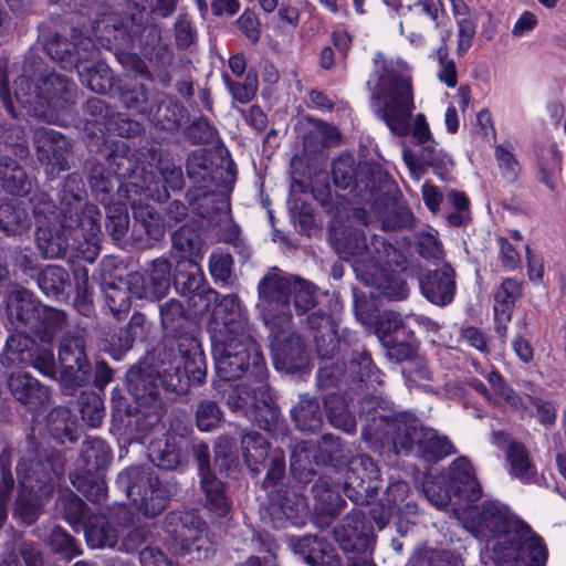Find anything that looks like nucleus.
<instances>
[{
  "instance_id": "nucleus-1",
  "label": "nucleus",
  "mask_w": 566,
  "mask_h": 566,
  "mask_svg": "<svg viewBox=\"0 0 566 566\" xmlns=\"http://www.w3.org/2000/svg\"><path fill=\"white\" fill-rule=\"evenodd\" d=\"M374 64L367 87L375 116L398 137L411 134L419 145L433 143L426 116L418 113L412 117L416 105L410 77L394 70L381 52L375 54Z\"/></svg>"
},
{
  "instance_id": "nucleus-2",
  "label": "nucleus",
  "mask_w": 566,
  "mask_h": 566,
  "mask_svg": "<svg viewBox=\"0 0 566 566\" xmlns=\"http://www.w3.org/2000/svg\"><path fill=\"white\" fill-rule=\"evenodd\" d=\"M364 439L376 446L392 447L400 451H410L415 446L421 458L437 462L455 453V448L444 436L434 429L422 427L419 420L408 412L386 417L378 411L361 432Z\"/></svg>"
},
{
  "instance_id": "nucleus-3",
  "label": "nucleus",
  "mask_w": 566,
  "mask_h": 566,
  "mask_svg": "<svg viewBox=\"0 0 566 566\" xmlns=\"http://www.w3.org/2000/svg\"><path fill=\"white\" fill-rule=\"evenodd\" d=\"M187 175L198 187L187 192L192 210L217 228L223 241H232L239 230L234 224L230 207L223 199L210 192V186L224 187L234 181V174L224 166L214 165L211 155L203 150L193 151L187 160Z\"/></svg>"
},
{
  "instance_id": "nucleus-4",
  "label": "nucleus",
  "mask_w": 566,
  "mask_h": 566,
  "mask_svg": "<svg viewBox=\"0 0 566 566\" xmlns=\"http://www.w3.org/2000/svg\"><path fill=\"white\" fill-rule=\"evenodd\" d=\"M212 354L217 374L223 380H235L245 373L255 384L268 379L263 356L249 332L216 338Z\"/></svg>"
},
{
  "instance_id": "nucleus-5",
  "label": "nucleus",
  "mask_w": 566,
  "mask_h": 566,
  "mask_svg": "<svg viewBox=\"0 0 566 566\" xmlns=\"http://www.w3.org/2000/svg\"><path fill=\"white\" fill-rule=\"evenodd\" d=\"M62 201L65 208L63 227L71 231L75 249L88 261L98 254V233L101 212L93 203L82 205V186L76 176L66 178L63 186Z\"/></svg>"
},
{
  "instance_id": "nucleus-6",
  "label": "nucleus",
  "mask_w": 566,
  "mask_h": 566,
  "mask_svg": "<svg viewBox=\"0 0 566 566\" xmlns=\"http://www.w3.org/2000/svg\"><path fill=\"white\" fill-rule=\"evenodd\" d=\"M497 566H544L548 551L544 539L524 521L511 522L493 545Z\"/></svg>"
},
{
  "instance_id": "nucleus-7",
  "label": "nucleus",
  "mask_w": 566,
  "mask_h": 566,
  "mask_svg": "<svg viewBox=\"0 0 566 566\" xmlns=\"http://www.w3.org/2000/svg\"><path fill=\"white\" fill-rule=\"evenodd\" d=\"M334 247L343 259L353 262L358 277L377 262L397 266H402L405 263V255L396 247L378 235H374L367 243L360 230L343 232L340 237L335 238Z\"/></svg>"
},
{
  "instance_id": "nucleus-8",
  "label": "nucleus",
  "mask_w": 566,
  "mask_h": 566,
  "mask_svg": "<svg viewBox=\"0 0 566 566\" xmlns=\"http://www.w3.org/2000/svg\"><path fill=\"white\" fill-rule=\"evenodd\" d=\"M294 275L271 268L258 284L256 307L264 324L274 332L292 321L291 290Z\"/></svg>"
},
{
  "instance_id": "nucleus-9",
  "label": "nucleus",
  "mask_w": 566,
  "mask_h": 566,
  "mask_svg": "<svg viewBox=\"0 0 566 566\" xmlns=\"http://www.w3.org/2000/svg\"><path fill=\"white\" fill-rule=\"evenodd\" d=\"M156 369L133 367L126 374L127 390L136 402V430L146 433L156 428L165 413Z\"/></svg>"
},
{
  "instance_id": "nucleus-10",
  "label": "nucleus",
  "mask_w": 566,
  "mask_h": 566,
  "mask_svg": "<svg viewBox=\"0 0 566 566\" xmlns=\"http://www.w3.org/2000/svg\"><path fill=\"white\" fill-rule=\"evenodd\" d=\"M117 484L135 507L148 517L160 514L170 499V488L142 467H132L119 473Z\"/></svg>"
},
{
  "instance_id": "nucleus-11",
  "label": "nucleus",
  "mask_w": 566,
  "mask_h": 566,
  "mask_svg": "<svg viewBox=\"0 0 566 566\" xmlns=\"http://www.w3.org/2000/svg\"><path fill=\"white\" fill-rule=\"evenodd\" d=\"M6 354L2 365L14 364L32 366L44 376L53 378L56 373V364L53 352L45 345H39L24 333L12 334L6 345Z\"/></svg>"
},
{
  "instance_id": "nucleus-12",
  "label": "nucleus",
  "mask_w": 566,
  "mask_h": 566,
  "mask_svg": "<svg viewBox=\"0 0 566 566\" xmlns=\"http://www.w3.org/2000/svg\"><path fill=\"white\" fill-rule=\"evenodd\" d=\"M307 325L321 334L315 335L316 349L319 357L326 359L319 367L318 381L324 387L334 386L343 377L344 370L328 361L337 348L332 318L323 311H315L307 316Z\"/></svg>"
},
{
  "instance_id": "nucleus-13",
  "label": "nucleus",
  "mask_w": 566,
  "mask_h": 566,
  "mask_svg": "<svg viewBox=\"0 0 566 566\" xmlns=\"http://www.w3.org/2000/svg\"><path fill=\"white\" fill-rule=\"evenodd\" d=\"M32 139L36 158L48 176L54 178L70 169L69 157L72 145L62 133L48 127H38L33 132Z\"/></svg>"
},
{
  "instance_id": "nucleus-14",
  "label": "nucleus",
  "mask_w": 566,
  "mask_h": 566,
  "mask_svg": "<svg viewBox=\"0 0 566 566\" xmlns=\"http://www.w3.org/2000/svg\"><path fill=\"white\" fill-rule=\"evenodd\" d=\"M380 488L379 470L371 458L359 455L349 462L343 490L356 505L369 504Z\"/></svg>"
},
{
  "instance_id": "nucleus-15",
  "label": "nucleus",
  "mask_w": 566,
  "mask_h": 566,
  "mask_svg": "<svg viewBox=\"0 0 566 566\" xmlns=\"http://www.w3.org/2000/svg\"><path fill=\"white\" fill-rule=\"evenodd\" d=\"M85 339L80 333H66L59 345L57 361L61 377L71 386H83L90 378L91 364L85 352Z\"/></svg>"
},
{
  "instance_id": "nucleus-16",
  "label": "nucleus",
  "mask_w": 566,
  "mask_h": 566,
  "mask_svg": "<svg viewBox=\"0 0 566 566\" xmlns=\"http://www.w3.org/2000/svg\"><path fill=\"white\" fill-rule=\"evenodd\" d=\"M42 105L46 108L45 120H54L60 114L69 112L75 104L76 87L65 76L53 72L43 74L38 81Z\"/></svg>"
},
{
  "instance_id": "nucleus-17",
  "label": "nucleus",
  "mask_w": 566,
  "mask_h": 566,
  "mask_svg": "<svg viewBox=\"0 0 566 566\" xmlns=\"http://www.w3.org/2000/svg\"><path fill=\"white\" fill-rule=\"evenodd\" d=\"M274 334L271 347L276 369L286 373H300L308 366V353L303 339L295 333L281 331Z\"/></svg>"
},
{
  "instance_id": "nucleus-18",
  "label": "nucleus",
  "mask_w": 566,
  "mask_h": 566,
  "mask_svg": "<svg viewBox=\"0 0 566 566\" xmlns=\"http://www.w3.org/2000/svg\"><path fill=\"white\" fill-rule=\"evenodd\" d=\"M407 260L402 266L396 264H385L377 262L371 264L359 279L367 285H373L379 291V294L389 300H403L409 293V289L401 277L400 273L406 269Z\"/></svg>"
},
{
  "instance_id": "nucleus-19",
  "label": "nucleus",
  "mask_w": 566,
  "mask_h": 566,
  "mask_svg": "<svg viewBox=\"0 0 566 566\" xmlns=\"http://www.w3.org/2000/svg\"><path fill=\"white\" fill-rule=\"evenodd\" d=\"M493 440L505 454L509 473L524 483L532 482L537 469L526 447L522 442L509 439L504 432H494Z\"/></svg>"
},
{
  "instance_id": "nucleus-20",
  "label": "nucleus",
  "mask_w": 566,
  "mask_h": 566,
  "mask_svg": "<svg viewBox=\"0 0 566 566\" xmlns=\"http://www.w3.org/2000/svg\"><path fill=\"white\" fill-rule=\"evenodd\" d=\"M205 275L200 265L192 259L182 256L177 261L174 284L182 295H197L208 303L218 301V293L203 287Z\"/></svg>"
},
{
  "instance_id": "nucleus-21",
  "label": "nucleus",
  "mask_w": 566,
  "mask_h": 566,
  "mask_svg": "<svg viewBox=\"0 0 566 566\" xmlns=\"http://www.w3.org/2000/svg\"><path fill=\"white\" fill-rule=\"evenodd\" d=\"M171 266L166 259H156L151 263V269L145 275H134L132 277V292L139 298L160 300L170 287Z\"/></svg>"
},
{
  "instance_id": "nucleus-22",
  "label": "nucleus",
  "mask_w": 566,
  "mask_h": 566,
  "mask_svg": "<svg viewBox=\"0 0 566 566\" xmlns=\"http://www.w3.org/2000/svg\"><path fill=\"white\" fill-rule=\"evenodd\" d=\"M334 537L344 552L367 551L370 542V526L359 510H353L334 527Z\"/></svg>"
},
{
  "instance_id": "nucleus-23",
  "label": "nucleus",
  "mask_w": 566,
  "mask_h": 566,
  "mask_svg": "<svg viewBox=\"0 0 566 566\" xmlns=\"http://www.w3.org/2000/svg\"><path fill=\"white\" fill-rule=\"evenodd\" d=\"M211 316L217 326L223 327V331L219 328L220 337L249 332L248 318L242 313L239 297L235 294L223 296L212 310Z\"/></svg>"
},
{
  "instance_id": "nucleus-24",
  "label": "nucleus",
  "mask_w": 566,
  "mask_h": 566,
  "mask_svg": "<svg viewBox=\"0 0 566 566\" xmlns=\"http://www.w3.org/2000/svg\"><path fill=\"white\" fill-rule=\"evenodd\" d=\"M245 416L263 430L270 431L276 427L280 409L269 391L266 380L255 384L253 401L249 410H245Z\"/></svg>"
},
{
  "instance_id": "nucleus-25",
  "label": "nucleus",
  "mask_w": 566,
  "mask_h": 566,
  "mask_svg": "<svg viewBox=\"0 0 566 566\" xmlns=\"http://www.w3.org/2000/svg\"><path fill=\"white\" fill-rule=\"evenodd\" d=\"M420 287L428 301L432 304L444 306L454 296V272L449 265L434 270L420 280Z\"/></svg>"
},
{
  "instance_id": "nucleus-26",
  "label": "nucleus",
  "mask_w": 566,
  "mask_h": 566,
  "mask_svg": "<svg viewBox=\"0 0 566 566\" xmlns=\"http://www.w3.org/2000/svg\"><path fill=\"white\" fill-rule=\"evenodd\" d=\"M187 440L176 433H168L163 439L150 442L148 455L151 462L163 470H175L184 460Z\"/></svg>"
},
{
  "instance_id": "nucleus-27",
  "label": "nucleus",
  "mask_w": 566,
  "mask_h": 566,
  "mask_svg": "<svg viewBox=\"0 0 566 566\" xmlns=\"http://www.w3.org/2000/svg\"><path fill=\"white\" fill-rule=\"evenodd\" d=\"M182 113V105L174 96L165 93H155L146 118L155 126L172 132L179 127Z\"/></svg>"
},
{
  "instance_id": "nucleus-28",
  "label": "nucleus",
  "mask_w": 566,
  "mask_h": 566,
  "mask_svg": "<svg viewBox=\"0 0 566 566\" xmlns=\"http://www.w3.org/2000/svg\"><path fill=\"white\" fill-rule=\"evenodd\" d=\"M294 552L311 566H340L334 548L317 536H303L294 544Z\"/></svg>"
},
{
  "instance_id": "nucleus-29",
  "label": "nucleus",
  "mask_w": 566,
  "mask_h": 566,
  "mask_svg": "<svg viewBox=\"0 0 566 566\" xmlns=\"http://www.w3.org/2000/svg\"><path fill=\"white\" fill-rule=\"evenodd\" d=\"M191 526L182 523L178 531L180 553L191 558H207L211 551V542L201 521H190Z\"/></svg>"
},
{
  "instance_id": "nucleus-30",
  "label": "nucleus",
  "mask_w": 566,
  "mask_h": 566,
  "mask_svg": "<svg viewBox=\"0 0 566 566\" xmlns=\"http://www.w3.org/2000/svg\"><path fill=\"white\" fill-rule=\"evenodd\" d=\"M0 186L8 193L24 196L32 189V179L17 160L2 156L0 157Z\"/></svg>"
},
{
  "instance_id": "nucleus-31",
  "label": "nucleus",
  "mask_w": 566,
  "mask_h": 566,
  "mask_svg": "<svg viewBox=\"0 0 566 566\" xmlns=\"http://www.w3.org/2000/svg\"><path fill=\"white\" fill-rule=\"evenodd\" d=\"M86 543L91 548H115L118 545L119 530L104 515H94L84 526Z\"/></svg>"
},
{
  "instance_id": "nucleus-32",
  "label": "nucleus",
  "mask_w": 566,
  "mask_h": 566,
  "mask_svg": "<svg viewBox=\"0 0 566 566\" xmlns=\"http://www.w3.org/2000/svg\"><path fill=\"white\" fill-rule=\"evenodd\" d=\"M449 476L461 496L468 501H475L480 497L481 486L468 459L461 457L454 460L449 468Z\"/></svg>"
},
{
  "instance_id": "nucleus-33",
  "label": "nucleus",
  "mask_w": 566,
  "mask_h": 566,
  "mask_svg": "<svg viewBox=\"0 0 566 566\" xmlns=\"http://www.w3.org/2000/svg\"><path fill=\"white\" fill-rule=\"evenodd\" d=\"M8 386L11 394L25 405L36 406L48 398L46 388L27 373L11 374Z\"/></svg>"
},
{
  "instance_id": "nucleus-34",
  "label": "nucleus",
  "mask_w": 566,
  "mask_h": 566,
  "mask_svg": "<svg viewBox=\"0 0 566 566\" xmlns=\"http://www.w3.org/2000/svg\"><path fill=\"white\" fill-rule=\"evenodd\" d=\"M182 359V371L189 382H201L206 377V359L200 344L195 338H182L178 345Z\"/></svg>"
},
{
  "instance_id": "nucleus-35",
  "label": "nucleus",
  "mask_w": 566,
  "mask_h": 566,
  "mask_svg": "<svg viewBox=\"0 0 566 566\" xmlns=\"http://www.w3.org/2000/svg\"><path fill=\"white\" fill-rule=\"evenodd\" d=\"M38 306L28 290H15L11 292L7 300V314L10 322L17 328L28 326L35 317Z\"/></svg>"
},
{
  "instance_id": "nucleus-36",
  "label": "nucleus",
  "mask_w": 566,
  "mask_h": 566,
  "mask_svg": "<svg viewBox=\"0 0 566 566\" xmlns=\"http://www.w3.org/2000/svg\"><path fill=\"white\" fill-rule=\"evenodd\" d=\"M112 459L108 446L98 438H88L83 442L82 453L77 467L85 474H92L105 469Z\"/></svg>"
},
{
  "instance_id": "nucleus-37",
  "label": "nucleus",
  "mask_w": 566,
  "mask_h": 566,
  "mask_svg": "<svg viewBox=\"0 0 566 566\" xmlns=\"http://www.w3.org/2000/svg\"><path fill=\"white\" fill-rule=\"evenodd\" d=\"M241 447L245 464L254 475L259 474L270 458V443L259 432L251 431L242 437Z\"/></svg>"
},
{
  "instance_id": "nucleus-38",
  "label": "nucleus",
  "mask_w": 566,
  "mask_h": 566,
  "mask_svg": "<svg viewBox=\"0 0 566 566\" xmlns=\"http://www.w3.org/2000/svg\"><path fill=\"white\" fill-rule=\"evenodd\" d=\"M522 283L507 277L494 293V317L499 321L510 322L516 301L522 295Z\"/></svg>"
},
{
  "instance_id": "nucleus-39",
  "label": "nucleus",
  "mask_w": 566,
  "mask_h": 566,
  "mask_svg": "<svg viewBox=\"0 0 566 566\" xmlns=\"http://www.w3.org/2000/svg\"><path fill=\"white\" fill-rule=\"evenodd\" d=\"M13 94L17 104L29 114L39 118L48 117L46 108L42 105V95L39 94L38 83L33 85L29 77L19 76L13 82Z\"/></svg>"
},
{
  "instance_id": "nucleus-40",
  "label": "nucleus",
  "mask_w": 566,
  "mask_h": 566,
  "mask_svg": "<svg viewBox=\"0 0 566 566\" xmlns=\"http://www.w3.org/2000/svg\"><path fill=\"white\" fill-rule=\"evenodd\" d=\"M0 566H43V557L35 543L23 541L15 548H6Z\"/></svg>"
},
{
  "instance_id": "nucleus-41",
  "label": "nucleus",
  "mask_w": 566,
  "mask_h": 566,
  "mask_svg": "<svg viewBox=\"0 0 566 566\" xmlns=\"http://www.w3.org/2000/svg\"><path fill=\"white\" fill-rule=\"evenodd\" d=\"M76 70L81 83L92 92L104 94L113 86L112 71L105 63H85Z\"/></svg>"
},
{
  "instance_id": "nucleus-42",
  "label": "nucleus",
  "mask_w": 566,
  "mask_h": 566,
  "mask_svg": "<svg viewBox=\"0 0 566 566\" xmlns=\"http://www.w3.org/2000/svg\"><path fill=\"white\" fill-rule=\"evenodd\" d=\"M200 485L206 494L207 507L218 516H226L230 510V502L224 492L223 483L213 473L200 478Z\"/></svg>"
},
{
  "instance_id": "nucleus-43",
  "label": "nucleus",
  "mask_w": 566,
  "mask_h": 566,
  "mask_svg": "<svg viewBox=\"0 0 566 566\" xmlns=\"http://www.w3.org/2000/svg\"><path fill=\"white\" fill-rule=\"evenodd\" d=\"M511 522H522V520L516 516H509L497 503L484 502L481 504L479 524L491 532L497 533V537L506 534Z\"/></svg>"
},
{
  "instance_id": "nucleus-44",
  "label": "nucleus",
  "mask_w": 566,
  "mask_h": 566,
  "mask_svg": "<svg viewBox=\"0 0 566 566\" xmlns=\"http://www.w3.org/2000/svg\"><path fill=\"white\" fill-rule=\"evenodd\" d=\"M539 180L549 189L555 188V176L560 171V155L557 148L552 146L536 145Z\"/></svg>"
},
{
  "instance_id": "nucleus-45",
  "label": "nucleus",
  "mask_w": 566,
  "mask_h": 566,
  "mask_svg": "<svg viewBox=\"0 0 566 566\" xmlns=\"http://www.w3.org/2000/svg\"><path fill=\"white\" fill-rule=\"evenodd\" d=\"M36 244L43 256L54 259L65 255L70 241L65 233L53 231L50 227L39 226Z\"/></svg>"
},
{
  "instance_id": "nucleus-46",
  "label": "nucleus",
  "mask_w": 566,
  "mask_h": 566,
  "mask_svg": "<svg viewBox=\"0 0 566 566\" xmlns=\"http://www.w3.org/2000/svg\"><path fill=\"white\" fill-rule=\"evenodd\" d=\"M325 410L329 422L345 432H354L356 420L349 412L344 398L336 394H329L324 399Z\"/></svg>"
},
{
  "instance_id": "nucleus-47",
  "label": "nucleus",
  "mask_w": 566,
  "mask_h": 566,
  "mask_svg": "<svg viewBox=\"0 0 566 566\" xmlns=\"http://www.w3.org/2000/svg\"><path fill=\"white\" fill-rule=\"evenodd\" d=\"M494 157L502 179L509 184L516 182L521 176L522 166L515 156L513 145L509 142L496 145Z\"/></svg>"
},
{
  "instance_id": "nucleus-48",
  "label": "nucleus",
  "mask_w": 566,
  "mask_h": 566,
  "mask_svg": "<svg viewBox=\"0 0 566 566\" xmlns=\"http://www.w3.org/2000/svg\"><path fill=\"white\" fill-rule=\"evenodd\" d=\"M69 284L67 271L59 265H48L38 275V285L48 296L59 297Z\"/></svg>"
},
{
  "instance_id": "nucleus-49",
  "label": "nucleus",
  "mask_w": 566,
  "mask_h": 566,
  "mask_svg": "<svg viewBox=\"0 0 566 566\" xmlns=\"http://www.w3.org/2000/svg\"><path fill=\"white\" fill-rule=\"evenodd\" d=\"M134 219L142 224L149 238L159 240L165 234V226L157 211L142 201L130 203Z\"/></svg>"
},
{
  "instance_id": "nucleus-50",
  "label": "nucleus",
  "mask_w": 566,
  "mask_h": 566,
  "mask_svg": "<svg viewBox=\"0 0 566 566\" xmlns=\"http://www.w3.org/2000/svg\"><path fill=\"white\" fill-rule=\"evenodd\" d=\"M30 218L24 209L15 207L11 202L0 205V230L8 235H15L28 230Z\"/></svg>"
},
{
  "instance_id": "nucleus-51",
  "label": "nucleus",
  "mask_w": 566,
  "mask_h": 566,
  "mask_svg": "<svg viewBox=\"0 0 566 566\" xmlns=\"http://www.w3.org/2000/svg\"><path fill=\"white\" fill-rule=\"evenodd\" d=\"M291 296H293V305L297 315H304L317 304L316 286L297 275H294Z\"/></svg>"
},
{
  "instance_id": "nucleus-52",
  "label": "nucleus",
  "mask_w": 566,
  "mask_h": 566,
  "mask_svg": "<svg viewBox=\"0 0 566 566\" xmlns=\"http://www.w3.org/2000/svg\"><path fill=\"white\" fill-rule=\"evenodd\" d=\"M451 35V29L442 28L441 45L436 51L439 62L438 78L448 87H454L458 83V73L455 62L449 57V49L447 42Z\"/></svg>"
},
{
  "instance_id": "nucleus-53",
  "label": "nucleus",
  "mask_w": 566,
  "mask_h": 566,
  "mask_svg": "<svg viewBox=\"0 0 566 566\" xmlns=\"http://www.w3.org/2000/svg\"><path fill=\"white\" fill-rule=\"evenodd\" d=\"M313 493L327 514H336L345 504L339 494V485L327 481L325 478L315 482Z\"/></svg>"
},
{
  "instance_id": "nucleus-54",
  "label": "nucleus",
  "mask_w": 566,
  "mask_h": 566,
  "mask_svg": "<svg viewBox=\"0 0 566 566\" xmlns=\"http://www.w3.org/2000/svg\"><path fill=\"white\" fill-rule=\"evenodd\" d=\"M375 332L381 344H390L395 337L408 334L401 316L392 311H386L376 319Z\"/></svg>"
},
{
  "instance_id": "nucleus-55",
  "label": "nucleus",
  "mask_w": 566,
  "mask_h": 566,
  "mask_svg": "<svg viewBox=\"0 0 566 566\" xmlns=\"http://www.w3.org/2000/svg\"><path fill=\"white\" fill-rule=\"evenodd\" d=\"M150 325L143 313L136 312L129 319L126 327L119 329L117 334L118 347L122 350H128L133 347L135 340H143L147 337Z\"/></svg>"
},
{
  "instance_id": "nucleus-56",
  "label": "nucleus",
  "mask_w": 566,
  "mask_h": 566,
  "mask_svg": "<svg viewBox=\"0 0 566 566\" xmlns=\"http://www.w3.org/2000/svg\"><path fill=\"white\" fill-rule=\"evenodd\" d=\"M65 313L56 308L43 310L39 324L34 327L36 336L42 345L49 347L55 333L63 329L65 325Z\"/></svg>"
},
{
  "instance_id": "nucleus-57",
  "label": "nucleus",
  "mask_w": 566,
  "mask_h": 566,
  "mask_svg": "<svg viewBox=\"0 0 566 566\" xmlns=\"http://www.w3.org/2000/svg\"><path fill=\"white\" fill-rule=\"evenodd\" d=\"M292 417L301 430L315 431L322 424L319 406L312 399H301L293 408Z\"/></svg>"
},
{
  "instance_id": "nucleus-58",
  "label": "nucleus",
  "mask_w": 566,
  "mask_h": 566,
  "mask_svg": "<svg viewBox=\"0 0 566 566\" xmlns=\"http://www.w3.org/2000/svg\"><path fill=\"white\" fill-rule=\"evenodd\" d=\"M349 375L359 381H369L371 385L381 384L380 371L374 365L366 350L356 352L349 363Z\"/></svg>"
},
{
  "instance_id": "nucleus-59",
  "label": "nucleus",
  "mask_w": 566,
  "mask_h": 566,
  "mask_svg": "<svg viewBox=\"0 0 566 566\" xmlns=\"http://www.w3.org/2000/svg\"><path fill=\"white\" fill-rule=\"evenodd\" d=\"M80 412L82 419L90 427H98L104 418L103 401L94 391L82 392L78 398Z\"/></svg>"
},
{
  "instance_id": "nucleus-60",
  "label": "nucleus",
  "mask_w": 566,
  "mask_h": 566,
  "mask_svg": "<svg viewBox=\"0 0 566 566\" xmlns=\"http://www.w3.org/2000/svg\"><path fill=\"white\" fill-rule=\"evenodd\" d=\"M143 84L133 86L120 94L123 104L133 112L147 116L153 104V95Z\"/></svg>"
},
{
  "instance_id": "nucleus-61",
  "label": "nucleus",
  "mask_w": 566,
  "mask_h": 566,
  "mask_svg": "<svg viewBox=\"0 0 566 566\" xmlns=\"http://www.w3.org/2000/svg\"><path fill=\"white\" fill-rule=\"evenodd\" d=\"M156 374L159 386L167 391H184L189 385L180 361H172L167 367L156 370Z\"/></svg>"
},
{
  "instance_id": "nucleus-62",
  "label": "nucleus",
  "mask_w": 566,
  "mask_h": 566,
  "mask_svg": "<svg viewBox=\"0 0 566 566\" xmlns=\"http://www.w3.org/2000/svg\"><path fill=\"white\" fill-rule=\"evenodd\" d=\"M222 78L231 96L242 104L251 102L258 92L255 73L249 72L242 83L232 81L228 74H223Z\"/></svg>"
},
{
  "instance_id": "nucleus-63",
  "label": "nucleus",
  "mask_w": 566,
  "mask_h": 566,
  "mask_svg": "<svg viewBox=\"0 0 566 566\" xmlns=\"http://www.w3.org/2000/svg\"><path fill=\"white\" fill-rule=\"evenodd\" d=\"M135 168V161L128 156L125 143L107 157V169L118 179L130 177Z\"/></svg>"
},
{
  "instance_id": "nucleus-64",
  "label": "nucleus",
  "mask_w": 566,
  "mask_h": 566,
  "mask_svg": "<svg viewBox=\"0 0 566 566\" xmlns=\"http://www.w3.org/2000/svg\"><path fill=\"white\" fill-rule=\"evenodd\" d=\"M420 159L426 166L432 167L436 174L441 177L453 166L452 159L442 149L437 148L434 140L422 145Z\"/></svg>"
}]
</instances>
